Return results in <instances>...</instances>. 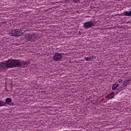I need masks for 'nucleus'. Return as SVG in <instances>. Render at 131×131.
Wrapping results in <instances>:
<instances>
[{
	"mask_svg": "<svg viewBox=\"0 0 131 131\" xmlns=\"http://www.w3.org/2000/svg\"><path fill=\"white\" fill-rule=\"evenodd\" d=\"M30 63L28 61H21L19 59H8L0 63V70L1 71H6L9 68H16V67L25 68Z\"/></svg>",
	"mask_w": 131,
	"mask_h": 131,
	"instance_id": "f257e3e1",
	"label": "nucleus"
},
{
	"mask_svg": "<svg viewBox=\"0 0 131 131\" xmlns=\"http://www.w3.org/2000/svg\"><path fill=\"white\" fill-rule=\"evenodd\" d=\"M95 25H96V24H95L94 21H86L84 23L83 27L85 29H89V28H92Z\"/></svg>",
	"mask_w": 131,
	"mask_h": 131,
	"instance_id": "f03ea898",
	"label": "nucleus"
},
{
	"mask_svg": "<svg viewBox=\"0 0 131 131\" xmlns=\"http://www.w3.org/2000/svg\"><path fill=\"white\" fill-rule=\"evenodd\" d=\"M63 54H61L59 53H56L54 54L53 57V59L54 61H56V62L58 61H60V60H62V58H63Z\"/></svg>",
	"mask_w": 131,
	"mask_h": 131,
	"instance_id": "7ed1b4c3",
	"label": "nucleus"
},
{
	"mask_svg": "<svg viewBox=\"0 0 131 131\" xmlns=\"http://www.w3.org/2000/svg\"><path fill=\"white\" fill-rule=\"evenodd\" d=\"M11 35L12 36H20L22 35V32H21V29H15L12 31Z\"/></svg>",
	"mask_w": 131,
	"mask_h": 131,
	"instance_id": "20e7f679",
	"label": "nucleus"
},
{
	"mask_svg": "<svg viewBox=\"0 0 131 131\" xmlns=\"http://www.w3.org/2000/svg\"><path fill=\"white\" fill-rule=\"evenodd\" d=\"M12 102V99L10 98H7L5 100V102L2 100H0V107H3V106H6V104L10 105V103Z\"/></svg>",
	"mask_w": 131,
	"mask_h": 131,
	"instance_id": "39448f33",
	"label": "nucleus"
},
{
	"mask_svg": "<svg viewBox=\"0 0 131 131\" xmlns=\"http://www.w3.org/2000/svg\"><path fill=\"white\" fill-rule=\"evenodd\" d=\"M36 39H37V38H36V36H35V35L33 34L30 35L28 38V40H29V41H31L32 42H34V41H35Z\"/></svg>",
	"mask_w": 131,
	"mask_h": 131,
	"instance_id": "423d86ee",
	"label": "nucleus"
},
{
	"mask_svg": "<svg viewBox=\"0 0 131 131\" xmlns=\"http://www.w3.org/2000/svg\"><path fill=\"white\" fill-rule=\"evenodd\" d=\"M131 81V79H126L123 81V88H126L128 84H129V82Z\"/></svg>",
	"mask_w": 131,
	"mask_h": 131,
	"instance_id": "0eeeda50",
	"label": "nucleus"
},
{
	"mask_svg": "<svg viewBox=\"0 0 131 131\" xmlns=\"http://www.w3.org/2000/svg\"><path fill=\"white\" fill-rule=\"evenodd\" d=\"M123 14L125 16H127V17H130V16H131V11H129V12L125 11L123 13Z\"/></svg>",
	"mask_w": 131,
	"mask_h": 131,
	"instance_id": "6e6552de",
	"label": "nucleus"
},
{
	"mask_svg": "<svg viewBox=\"0 0 131 131\" xmlns=\"http://www.w3.org/2000/svg\"><path fill=\"white\" fill-rule=\"evenodd\" d=\"M118 86H119V84H113V85L112 86V89L113 90V91H114L115 90H116V89L117 88Z\"/></svg>",
	"mask_w": 131,
	"mask_h": 131,
	"instance_id": "1a4fd4ad",
	"label": "nucleus"
},
{
	"mask_svg": "<svg viewBox=\"0 0 131 131\" xmlns=\"http://www.w3.org/2000/svg\"><path fill=\"white\" fill-rule=\"evenodd\" d=\"M95 57L94 56H90V57H85V61H93V59H94Z\"/></svg>",
	"mask_w": 131,
	"mask_h": 131,
	"instance_id": "9d476101",
	"label": "nucleus"
},
{
	"mask_svg": "<svg viewBox=\"0 0 131 131\" xmlns=\"http://www.w3.org/2000/svg\"><path fill=\"white\" fill-rule=\"evenodd\" d=\"M112 95H113L111 97H110V99H113L114 98V94H113V93H111Z\"/></svg>",
	"mask_w": 131,
	"mask_h": 131,
	"instance_id": "9b49d317",
	"label": "nucleus"
},
{
	"mask_svg": "<svg viewBox=\"0 0 131 131\" xmlns=\"http://www.w3.org/2000/svg\"><path fill=\"white\" fill-rule=\"evenodd\" d=\"M118 81H119V82H122V81H123V80L122 79H119V80H118Z\"/></svg>",
	"mask_w": 131,
	"mask_h": 131,
	"instance_id": "f8f14e48",
	"label": "nucleus"
},
{
	"mask_svg": "<svg viewBox=\"0 0 131 131\" xmlns=\"http://www.w3.org/2000/svg\"><path fill=\"white\" fill-rule=\"evenodd\" d=\"M9 105H10V106H13L14 105V102L11 103L10 104L9 103Z\"/></svg>",
	"mask_w": 131,
	"mask_h": 131,
	"instance_id": "ddd939ff",
	"label": "nucleus"
},
{
	"mask_svg": "<svg viewBox=\"0 0 131 131\" xmlns=\"http://www.w3.org/2000/svg\"><path fill=\"white\" fill-rule=\"evenodd\" d=\"M120 91H122V89H121H121H120Z\"/></svg>",
	"mask_w": 131,
	"mask_h": 131,
	"instance_id": "4468645a",
	"label": "nucleus"
}]
</instances>
